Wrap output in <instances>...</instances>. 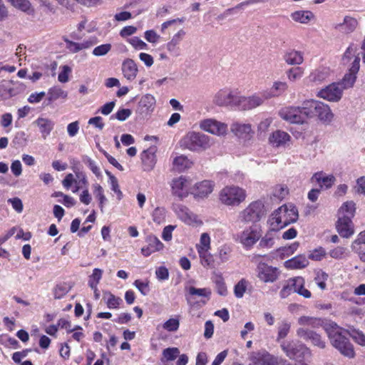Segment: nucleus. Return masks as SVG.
<instances>
[{
    "instance_id": "nucleus-6",
    "label": "nucleus",
    "mask_w": 365,
    "mask_h": 365,
    "mask_svg": "<svg viewBox=\"0 0 365 365\" xmlns=\"http://www.w3.org/2000/svg\"><path fill=\"white\" fill-rule=\"evenodd\" d=\"M262 232L259 226L251 225L237 235L236 241L240 243L244 248L250 250L262 237Z\"/></svg>"
},
{
    "instance_id": "nucleus-46",
    "label": "nucleus",
    "mask_w": 365,
    "mask_h": 365,
    "mask_svg": "<svg viewBox=\"0 0 365 365\" xmlns=\"http://www.w3.org/2000/svg\"><path fill=\"white\" fill-rule=\"evenodd\" d=\"M291 328V323L287 320H282L278 324L277 341L284 339L289 334Z\"/></svg>"
},
{
    "instance_id": "nucleus-55",
    "label": "nucleus",
    "mask_w": 365,
    "mask_h": 365,
    "mask_svg": "<svg viewBox=\"0 0 365 365\" xmlns=\"http://www.w3.org/2000/svg\"><path fill=\"white\" fill-rule=\"evenodd\" d=\"M180 354V350L178 348L176 347H172V348H167L165 349L163 351V359H165L166 361H173L175 360L178 356Z\"/></svg>"
},
{
    "instance_id": "nucleus-25",
    "label": "nucleus",
    "mask_w": 365,
    "mask_h": 365,
    "mask_svg": "<svg viewBox=\"0 0 365 365\" xmlns=\"http://www.w3.org/2000/svg\"><path fill=\"white\" fill-rule=\"evenodd\" d=\"M122 73L128 81H133L138 73V68L135 62L131 58L125 59L122 63Z\"/></svg>"
},
{
    "instance_id": "nucleus-5",
    "label": "nucleus",
    "mask_w": 365,
    "mask_h": 365,
    "mask_svg": "<svg viewBox=\"0 0 365 365\" xmlns=\"http://www.w3.org/2000/svg\"><path fill=\"white\" fill-rule=\"evenodd\" d=\"M264 215V205L262 202L261 201H255L240 212L238 220L243 223L256 222L259 221Z\"/></svg>"
},
{
    "instance_id": "nucleus-24",
    "label": "nucleus",
    "mask_w": 365,
    "mask_h": 365,
    "mask_svg": "<svg viewBox=\"0 0 365 365\" xmlns=\"http://www.w3.org/2000/svg\"><path fill=\"white\" fill-rule=\"evenodd\" d=\"M186 32L183 29L178 31L166 44V48L173 56H178L180 54V43L183 40Z\"/></svg>"
},
{
    "instance_id": "nucleus-28",
    "label": "nucleus",
    "mask_w": 365,
    "mask_h": 365,
    "mask_svg": "<svg viewBox=\"0 0 365 365\" xmlns=\"http://www.w3.org/2000/svg\"><path fill=\"white\" fill-rule=\"evenodd\" d=\"M316 117L324 123H329L333 119L334 114L328 105L320 101L317 109Z\"/></svg>"
},
{
    "instance_id": "nucleus-10",
    "label": "nucleus",
    "mask_w": 365,
    "mask_h": 365,
    "mask_svg": "<svg viewBox=\"0 0 365 365\" xmlns=\"http://www.w3.org/2000/svg\"><path fill=\"white\" fill-rule=\"evenodd\" d=\"M266 93H255L250 96H239L238 109L243 110H249L254 109L262 105L265 100H267Z\"/></svg>"
},
{
    "instance_id": "nucleus-26",
    "label": "nucleus",
    "mask_w": 365,
    "mask_h": 365,
    "mask_svg": "<svg viewBox=\"0 0 365 365\" xmlns=\"http://www.w3.org/2000/svg\"><path fill=\"white\" fill-rule=\"evenodd\" d=\"M312 181L319 184L321 188H330L335 182V177L333 175H326L323 172H317L312 177Z\"/></svg>"
},
{
    "instance_id": "nucleus-56",
    "label": "nucleus",
    "mask_w": 365,
    "mask_h": 365,
    "mask_svg": "<svg viewBox=\"0 0 365 365\" xmlns=\"http://www.w3.org/2000/svg\"><path fill=\"white\" fill-rule=\"evenodd\" d=\"M357 21L354 18L350 16H346L344 19V22L341 24L343 29L346 32H351L353 31L357 26Z\"/></svg>"
},
{
    "instance_id": "nucleus-41",
    "label": "nucleus",
    "mask_w": 365,
    "mask_h": 365,
    "mask_svg": "<svg viewBox=\"0 0 365 365\" xmlns=\"http://www.w3.org/2000/svg\"><path fill=\"white\" fill-rule=\"evenodd\" d=\"M292 19L301 24H307L313 17V14L309 11H297L292 14Z\"/></svg>"
},
{
    "instance_id": "nucleus-22",
    "label": "nucleus",
    "mask_w": 365,
    "mask_h": 365,
    "mask_svg": "<svg viewBox=\"0 0 365 365\" xmlns=\"http://www.w3.org/2000/svg\"><path fill=\"white\" fill-rule=\"evenodd\" d=\"M147 245L141 248V253L145 257H148L154 252L163 250L164 245L155 235H150L145 239Z\"/></svg>"
},
{
    "instance_id": "nucleus-53",
    "label": "nucleus",
    "mask_w": 365,
    "mask_h": 365,
    "mask_svg": "<svg viewBox=\"0 0 365 365\" xmlns=\"http://www.w3.org/2000/svg\"><path fill=\"white\" fill-rule=\"evenodd\" d=\"M304 73V71L300 67H294L287 71V78L289 81L294 82L300 79Z\"/></svg>"
},
{
    "instance_id": "nucleus-21",
    "label": "nucleus",
    "mask_w": 365,
    "mask_h": 365,
    "mask_svg": "<svg viewBox=\"0 0 365 365\" xmlns=\"http://www.w3.org/2000/svg\"><path fill=\"white\" fill-rule=\"evenodd\" d=\"M215 183L210 180H203L196 183L192 187L191 194L195 197L205 198L207 197L213 191Z\"/></svg>"
},
{
    "instance_id": "nucleus-29",
    "label": "nucleus",
    "mask_w": 365,
    "mask_h": 365,
    "mask_svg": "<svg viewBox=\"0 0 365 365\" xmlns=\"http://www.w3.org/2000/svg\"><path fill=\"white\" fill-rule=\"evenodd\" d=\"M319 103L320 101L315 100H308L303 102L302 108L304 120L307 118L316 117L317 109L318 108Z\"/></svg>"
},
{
    "instance_id": "nucleus-36",
    "label": "nucleus",
    "mask_w": 365,
    "mask_h": 365,
    "mask_svg": "<svg viewBox=\"0 0 365 365\" xmlns=\"http://www.w3.org/2000/svg\"><path fill=\"white\" fill-rule=\"evenodd\" d=\"M212 281L215 284L217 292L221 296H226L227 294V289L222 273L214 272Z\"/></svg>"
},
{
    "instance_id": "nucleus-63",
    "label": "nucleus",
    "mask_w": 365,
    "mask_h": 365,
    "mask_svg": "<svg viewBox=\"0 0 365 365\" xmlns=\"http://www.w3.org/2000/svg\"><path fill=\"white\" fill-rule=\"evenodd\" d=\"M180 322L176 318H171L167 320L163 325L164 329L168 331H175L178 329Z\"/></svg>"
},
{
    "instance_id": "nucleus-34",
    "label": "nucleus",
    "mask_w": 365,
    "mask_h": 365,
    "mask_svg": "<svg viewBox=\"0 0 365 365\" xmlns=\"http://www.w3.org/2000/svg\"><path fill=\"white\" fill-rule=\"evenodd\" d=\"M304 280L302 277L292 279V285L293 286V292H296L304 298H310L311 292L304 287Z\"/></svg>"
},
{
    "instance_id": "nucleus-57",
    "label": "nucleus",
    "mask_w": 365,
    "mask_h": 365,
    "mask_svg": "<svg viewBox=\"0 0 365 365\" xmlns=\"http://www.w3.org/2000/svg\"><path fill=\"white\" fill-rule=\"evenodd\" d=\"M347 255L346 249L344 247L337 246L330 250L329 255L334 259H340L345 257Z\"/></svg>"
},
{
    "instance_id": "nucleus-30",
    "label": "nucleus",
    "mask_w": 365,
    "mask_h": 365,
    "mask_svg": "<svg viewBox=\"0 0 365 365\" xmlns=\"http://www.w3.org/2000/svg\"><path fill=\"white\" fill-rule=\"evenodd\" d=\"M331 74V71L328 67H319L313 71L309 76V81L315 83H322L325 81Z\"/></svg>"
},
{
    "instance_id": "nucleus-64",
    "label": "nucleus",
    "mask_w": 365,
    "mask_h": 365,
    "mask_svg": "<svg viewBox=\"0 0 365 365\" xmlns=\"http://www.w3.org/2000/svg\"><path fill=\"white\" fill-rule=\"evenodd\" d=\"M127 41L138 50H145L148 48V45L137 36L128 38Z\"/></svg>"
},
{
    "instance_id": "nucleus-35",
    "label": "nucleus",
    "mask_w": 365,
    "mask_h": 365,
    "mask_svg": "<svg viewBox=\"0 0 365 365\" xmlns=\"http://www.w3.org/2000/svg\"><path fill=\"white\" fill-rule=\"evenodd\" d=\"M288 88V84L283 81H274L269 92H264L267 98L269 99L272 97L280 96L285 92Z\"/></svg>"
},
{
    "instance_id": "nucleus-11",
    "label": "nucleus",
    "mask_w": 365,
    "mask_h": 365,
    "mask_svg": "<svg viewBox=\"0 0 365 365\" xmlns=\"http://www.w3.org/2000/svg\"><path fill=\"white\" fill-rule=\"evenodd\" d=\"M200 128L212 135L223 136L227 134V125L214 118H207L200 122Z\"/></svg>"
},
{
    "instance_id": "nucleus-48",
    "label": "nucleus",
    "mask_w": 365,
    "mask_h": 365,
    "mask_svg": "<svg viewBox=\"0 0 365 365\" xmlns=\"http://www.w3.org/2000/svg\"><path fill=\"white\" fill-rule=\"evenodd\" d=\"M151 215L153 222L160 225L165 222L166 210L164 207H157L154 209Z\"/></svg>"
},
{
    "instance_id": "nucleus-20",
    "label": "nucleus",
    "mask_w": 365,
    "mask_h": 365,
    "mask_svg": "<svg viewBox=\"0 0 365 365\" xmlns=\"http://www.w3.org/2000/svg\"><path fill=\"white\" fill-rule=\"evenodd\" d=\"M174 211L178 217L189 225H197L198 219L192 212H191L187 207L182 205H177L174 207Z\"/></svg>"
},
{
    "instance_id": "nucleus-32",
    "label": "nucleus",
    "mask_w": 365,
    "mask_h": 365,
    "mask_svg": "<svg viewBox=\"0 0 365 365\" xmlns=\"http://www.w3.org/2000/svg\"><path fill=\"white\" fill-rule=\"evenodd\" d=\"M289 140L290 135L287 133L282 130L274 132L269 138V143L276 147L285 145Z\"/></svg>"
},
{
    "instance_id": "nucleus-1",
    "label": "nucleus",
    "mask_w": 365,
    "mask_h": 365,
    "mask_svg": "<svg viewBox=\"0 0 365 365\" xmlns=\"http://www.w3.org/2000/svg\"><path fill=\"white\" fill-rule=\"evenodd\" d=\"M324 328L334 347L344 356L349 358L354 356V348L347 337L349 333L346 330L342 329L333 322L327 323Z\"/></svg>"
},
{
    "instance_id": "nucleus-16",
    "label": "nucleus",
    "mask_w": 365,
    "mask_h": 365,
    "mask_svg": "<svg viewBox=\"0 0 365 365\" xmlns=\"http://www.w3.org/2000/svg\"><path fill=\"white\" fill-rule=\"evenodd\" d=\"M297 336L307 341H310L312 345L320 349L326 347V343L322 339L321 336L316 331L308 328L299 327L297 329Z\"/></svg>"
},
{
    "instance_id": "nucleus-61",
    "label": "nucleus",
    "mask_w": 365,
    "mask_h": 365,
    "mask_svg": "<svg viewBox=\"0 0 365 365\" xmlns=\"http://www.w3.org/2000/svg\"><path fill=\"white\" fill-rule=\"evenodd\" d=\"M83 162L88 165V167L91 169V170L95 174L97 177L101 175L100 168L98 167L95 161H93L91 158L87 155H84L83 157Z\"/></svg>"
},
{
    "instance_id": "nucleus-3",
    "label": "nucleus",
    "mask_w": 365,
    "mask_h": 365,
    "mask_svg": "<svg viewBox=\"0 0 365 365\" xmlns=\"http://www.w3.org/2000/svg\"><path fill=\"white\" fill-rule=\"evenodd\" d=\"M246 197V190L234 185L225 186L218 194L220 202L228 207L239 206L245 200Z\"/></svg>"
},
{
    "instance_id": "nucleus-39",
    "label": "nucleus",
    "mask_w": 365,
    "mask_h": 365,
    "mask_svg": "<svg viewBox=\"0 0 365 365\" xmlns=\"http://www.w3.org/2000/svg\"><path fill=\"white\" fill-rule=\"evenodd\" d=\"M232 252V249L230 245L225 244L219 247L216 255L220 260V262H217V265L227 262L230 259Z\"/></svg>"
},
{
    "instance_id": "nucleus-44",
    "label": "nucleus",
    "mask_w": 365,
    "mask_h": 365,
    "mask_svg": "<svg viewBox=\"0 0 365 365\" xmlns=\"http://www.w3.org/2000/svg\"><path fill=\"white\" fill-rule=\"evenodd\" d=\"M103 298L106 299V304L109 309H118L123 302L121 298L115 297L110 292H106L103 294Z\"/></svg>"
},
{
    "instance_id": "nucleus-43",
    "label": "nucleus",
    "mask_w": 365,
    "mask_h": 365,
    "mask_svg": "<svg viewBox=\"0 0 365 365\" xmlns=\"http://www.w3.org/2000/svg\"><path fill=\"white\" fill-rule=\"evenodd\" d=\"M355 203L353 201H347L342 204L339 210L341 217H349L351 219L355 212Z\"/></svg>"
},
{
    "instance_id": "nucleus-40",
    "label": "nucleus",
    "mask_w": 365,
    "mask_h": 365,
    "mask_svg": "<svg viewBox=\"0 0 365 365\" xmlns=\"http://www.w3.org/2000/svg\"><path fill=\"white\" fill-rule=\"evenodd\" d=\"M15 8L24 11L28 14H32L34 12V9L29 0H7Z\"/></svg>"
},
{
    "instance_id": "nucleus-59",
    "label": "nucleus",
    "mask_w": 365,
    "mask_h": 365,
    "mask_svg": "<svg viewBox=\"0 0 365 365\" xmlns=\"http://www.w3.org/2000/svg\"><path fill=\"white\" fill-rule=\"evenodd\" d=\"M365 244V230L361 232L356 239L351 243V248L354 252H359L361 250V245Z\"/></svg>"
},
{
    "instance_id": "nucleus-52",
    "label": "nucleus",
    "mask_w": 365,
    "mask_h": 365,
    "mask_svg": "<svg viewBox=\"0 0 365 365\" xmlns=\"http://www.w3.org/2000/svg\"><path fill=\"white\" fill-rule=\"evenodd\" d=\"M299 245V242H295L289 246H284L279 248L277 251L282 257H287L294 254L298 249Z\"/></svg>"
},
{
    "instance_id": "nucleus-23",
    "label": "nucleus",
    "mask_w": 365,
    "mask_h": 365,
    "mask_svg": "<svg viewBox=\"0 0 365 365\" xmlns=\"http://www.w3.org/2000/svg\"><path fill=\"white\" fill-rule=\"evenodd\" d=\"M336 230L342 237H350L354 233L351 219L349 217L339 216L336 224Z\"/></svg>"
},
{
    "instance_id": "nucleus-54",
    "label": "nucleus",
    "mask_w": 365,
    "mask_h": 365,
    "mask_svg": "<svg viewBox=\"0 0 365 365\" xmlns=\"http://www.w3.org/2000/svg\"><path fill=\"white\" fill-rule=\"evenodd\" d=\"M103 270L98 268H95L93 270L92 274L89 277L88 284L91 288H95L98 286L101 279L102 278Z\"/></svg>"
},
{
    "instance_id": "nucleus-31",
    "label": "nucleus",
    "mask_w": 365,
    "mask_h": 365,
    "mask_svg": "<svg viewBox=\"0 0 365 365\" xmlns=\"http://www.w3.org/2000/svg\"><path fill=\"white\" fill-rule=\"evenodd\" d=\"M309 264V261L304 255H298L285 261L284 266L287 269H303Z\"/></svg>"
},
{
    "instance_id": "nucleus-62",
    "label": "nucleus",
    "mask_w": 365,
    "mask_h": 365,
    "mask_svg": "<svg viewBox=\"0 0 365 365\" xmlns=\"http://www.w3.org/2000/svg\"><path fill=\"white\" fill-rule=\"evenodd\" d=\"M197 252L200 250H209L210 248V237L208 234L202 233L200 236V245H197Z\"/></svg>"
},
{
    "instance_id": "nucleus-7",
    "label": "nucleus",
    "mask_w": 365,
    "mask_h": 365,
    "mask_svg": "<svg viewBox=\"0 0 365 365\" xmlns=\"http://www.w3.org/2000/svg\"><path fill=\"white\" fill-rule=\"evenodd\" d=\"M239 93L230 89H221L215 93L213 103L218 106L238 108Z\"/></svg>"
},
{
    "instance_id": "nucleus-4",
    "label": "nucleus",
    "mask_w": 365,
    "mask_h": 365,
    "mask_svg": "<svg viewBox=\"0 0 365 365\" xmlns=\"http://www.w3.org/2000/svg\"><path fill=\"white\" fill-rule=\"evenodd\" d=\"M183 145L192 151L206 150L209 148L212 142L211 138L200 133H188L182 139Z\"/></svg>"
},
{
    "instance_id": "nucleus-38",
    "label": "nucleus",
    "mask_w": 365,
    "mask_h": 365,
    "mask_svg": "<svg viewBox=\"0 0 365 365\" xmlns=\"http://www.w3.org/2000/svg\"><path fill=\"white\" fill-rule=\"evenodd\" d=\"M197 252L199 254L200 263L204 267L215 268L216 267V262L213 256L208 252V250H200V252Z\"/></svg>"
},
{
    "instance_id": "nucleus-45",
    "label": "nucleus",
    "mask_w": 365,
    "mask_h": 365,
    "mask_svg": "<svg viewBox=\"0 0 365 365\" xmlns=\"http://www.w3.org/2000/svg\"><path fill=\"white\" fill-rule=\"evenodd\" d=\"M48 101H53L58 98L66 99L68 96V93L58 86H54L48 90Z\"/></svg>"
},
{
    "instance_id": "nucleus-49",
    "label": "nucleus",
    "mask_w": 365,
    "mask_h": 365,
    "mask_svg": "<svg viewBox=\"0 0 365 365\" xmlns=\"http://www.w3.org/2000/svg\"><path fill=\"white\" fill-rule=\"evenodd\" d=\"M267 353L265 350L251 352L249 359L252 362V364L250 365H262L265 354H267Z\"/></svg>"
},
{
    "instance_id": "nucleus-8",
    "label": "nucleus",
    "mask_w": 365,
    "mask_h": 365,
    "mask_svg": "<svg viewBox=\"0 0 365 365\" xmlns=\"http://www.w3.org/2000/svg\"><path fill=\"white\" fill-rule=\"evenodd\" d=\"M280 346L287 356L291 359H299L309 353V348L299 341H282Z\"/></svg>"
},
{
    "instance_id": "nucleus-15",
    "label": "nucleus",
    "mask_w": 365,
    "mask_h": 365,
    "mask_svg": "<svg viewBox=\"0 0 365 365\" xmlns=\"http://www.w3.org/2000/svg\"><path fill=\"white\" fill-rule=\"evenodd\" d=\"M279 114L282 119L291 123H303L305 121L302 106L284 108Z\"/></svg>"
},
{
    "instance_id": "nucleus-42",
    "label": "nucleus",
    "mask_w": 365,
    "mask_h": 365,
    "mask_svg": "<svg viewBox=\"0 0 365 365\" xmlns=\"http://www.w3.org/2000/svg\"><path fill=\"white\" fill-rule=\"evenodd\" d=\"M284 61L289 65H299L303 62V56L299 51H291L284 55Z\"/></svg>"
},
{
    "instance_id": "nucleus-60",
    "label": "nucleus",
    "mask_w": 365,
    "mask_h": 365,
    "mask_svg": "<svg viewBox=\"0 0 365 365\" xmlns=\"http://www.w3.org/2000/svg\"><path fill=\"white\" fill-rule=\"evenodd\" d=\"M133 284L143 296L148 294L150 292L148 280L143 282L140 279H136Z\"/></svg>"
},
{
    "instance_id": "nucleus-50",
    "label": "nucleus",
    "mask_w": 365,
    "mask_h": 365,
    "mask_svg": "<svg viewBox=\"0 0 365 365\" xmlns=\"http://www.w3.org/2000/svg\"><path fill=\"white\" fill-rule=\"evenodd\" d=\"M275 232L271 230L261 239L259 246L262 248H271L274 244Z\"/></svg>"
},
{
    "instance_id": "nucleus-2",
    "label": "nucleus",
    "mask_w": 365,
    "mask_h": 365,
    "mask_svg": "<svg viewBox=\"0 0 365 365\" xmlns=\"http://www.w3.org/2000/svg\"><path fill=\"white\" fill-rule=\"evenodd\" d=\"M298 216L297 207L293 204L288 203L274 210L269 218V222L272 230H279L295 222Z\"/></svg>"
},
{
    "instance_id": "nucleus-27",
    "label": "nucleus",
    "mask_w": 365,
    "mask_h": 365,
    "mask_svg": "<svg viewBox=\"0 0 365 365\" xmlns=\"http://www.w3.org/2000/svg\"><path fill=\"white\" fill-rule=\"evenodd\" d=\"M34 123L38 127L43 139L50 135L54 127V122L46 118H38L34 121Z\"/></svg>"
},
{
    "instance_id": "nucleus-47",
    "label": "nucleus",
    "mask_w": 365,
    "mask_h": 365,
    "mask_svg": "<svg viewBox=\"0 0 365 365\" xmlns=\"http://www.w3.org/2000/svg\"><path fill=\"white\" fill-rule=\"evenodd\" d=\"M93 192L96 198H97L99 201V207L101 208V212H103V206L107 199L104 195L103 188L102 186L98 183L93 185Z\"/></svg>"
},
{
    "instance_id": "nucleus-17",
    "label": "nucleus",
    "mask_w": 365,
    "mask_h": 365,
    "mask_svg": "<svg viewBox=\"0 0 365 365\" xmlns=\"http://www.w3.org/2000/svg\"><path fill=\"white\" fill-rule=\"evenodd\" d=\"M156 151V147L152 146L147 150H143L140 154L143 169L144 171L150 172L153 170L157 161L155 155Z\"/></svg>"
},
{
    "instance_id": "nucleus-14",
    "label": "nucleus",
    "mask_w": 365,
    "mask_h": 365,
    "mask_svg": "<svg viewBox=\"0 0 365 365\" xmlns=\"http://www.w3.org/2000/svg\"><path fill=\"white\" fill-rule=\"evenodd\" d=\"M256 272L257 277L265 283L274 282L279 276V272L276 267L264 262L258 264Z\"/></svg>"
},
{
    "instance_id": "nucleus-13",
    "label": "nucleus",
    "mask_w": 365,
    "mask_h": 365,
    "mask_svg": "<svg viewBox=\"0 0 365 365\" xmlns=\"http://www.w3.org/2000/svg\"><path fill=\"white\" fill-rule=\"evenodd\" d=\"M343 91L342 86L339 83H333L321 89L317 96L328 101L337 102L341 98Z\"/></svg>"
},
{
    "instance_id": "nucleus-51",
    "label": "nucleus",
    "mask_w": 365,
    "mask_h": 365,
    "mask_svg": "<svg viewBox=\"0 0 365 365\" xmlns=\"http://www.w3.org/2000/svg\"><path fill=\"white\" fill-rule=\"evenodd\" d=\"M155 103V98L150 94L143 96L140 101V106L146 111L152 110Z\"/></svg>"
},
{
    "instance_id": "nucleus-19",
    "label": "nucleus",
    "mask_w": 365,
    "mask_h": 365,
    "mask_svg": "<svg viewBox=\"0 0 365 365\" xmlns=\"http://www.w3.org/2000/svg\"><path fill=\"white\" fill-rule=\"evenodd\" d=\"M230 130L236 136L245 140H250L254 135L252 125L249 123L235 122L231 125Z\"/></svg>"
},
{
    "instance_id": "nucleus-9",
    "label": "nucleus",
    "mask_w": 365,
    "mask_h": 365,
    "mask_svg": "<svg viewBox=\"0 0 365 365\" xmlns=\"http://www.w3.org/2000/svg\"><path fill=\"white\" fill-rule=\"evenodd\" d=\"M172 194L183 199L192 191V181L185 176L174 178L171 182Z\"/></svg>"
},
{
    "instance_id": "nucleus-37",
    "label": "nucleus",
    "mask_w": 365,
    "mask_h": 365,
    "mask_svg": "<svg viewBox=\"0 0 365 365\" xmlns=\"http://www.w3.org/2000/svg\"><path fill=\"white\" fill-rule=\"evenodd\" d=\"M173 167L179 172L184 171L192 166V162L185 155H181L173 159Z\"/></svg>"
},
{
    "instance_id": "nucleus-18",
    "label": "nucleus",
    "mask_w": 365,
    "mask_h": 365,
    "mask_svg": "<svg viewBox=\"0 0 365 365\" xmlns=\"http://www.w3.org/2000/svg\"><path fill=\"white\" fill-rule=\"evenodd\" d=\"M359 58L356 57L352 62L351 66L349 70V73L345 74L341 82L339 83L342 86L344 90L351 88L354 86L356 78V73L359 70Z\"/></svg>"
},
{
    "instance_id": "nucleus-58",
    "label": "nucleus",
    "mask_w": 365,
    "mask_h": 365,
    "mask_svg": "<svg viewBox=\"0 0 365 365\" xmlns=\"http://www.w3.org/2000/svg\"><path fill=\"white\" fill-rule=\"evenodd\" d=\"M247 282L245 279H242L234 287V294L236 297L242 298L246 292Z\"/></svg>"
},
{
    "instance_id": "nucleus-33",
    "label": "nucleus",
    "mask_w": 365,
    "mask_h": 365,
    "mask_svg": "<svg viewBox=\"0 0 365 365\" xmlns=\"http://www.w3.org/2000/svg\"><path fill=\"white\" fill-rule=\"evenodd\" d=\"M297 323L302 326V327H307L311 328H318L322 327L323 321L322 319L310 316H302L298 320Z\"/></svg>"
},
{
    "instance_id": "nucleus-12",
    "label": "nucleus",
    "mask_w": 365,
    "mask_h": 365,
    "mask_svg": "<svg viewBox=\"0 0 365 365\" xmlns=\"http://www.w3.org/2000/svg\"><path fill=\"white\" fill-rule=\"evenodd\" d=\"M75 173L77 179L74 178L72 173H68L62 180V185L66 190H69L72 185L75 184V187L72 190L74 193L77 192L80 189L83 188V187H86L88 184L87 177L83 173Z\"/></svg>"
}]
</instances>
